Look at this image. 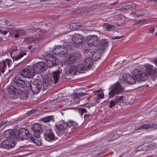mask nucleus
Wrapping results in <instances>:
<instances>
[{"instance_id": "nucleus-46", "label": "nucleus", "mask_w": 157, "mask_h": 157, "mask_svg": "<svg viewBox=\"0 0 157 157\" xmlns=\"http://www.w3.org/2000/svg\"><path fill=\"white\" fill-rule=\"evenodd\" d=\"M79 94V93H76L74 94V96L75 98L76 99L79 98L80 97Z\"/></svg>"}, {"instance_id": "nucleus-24", "label": "nucleus", "mask_w": 157, "mask_h": 157, "mask_svg": "<svg viewBox=\"0 0 157 157\" xmlns=\"http://www.w3.org/2000/svg\"><path fill=\"white\" fill-rule=\"evenodd\" d=\"M13 82L16 85L21 87H23L25 84V82L24 80L22 79L21 78L18 77L14 78Z\"/></svg>"}, {"instance_id": "nucleus-54", "label": "nucleus", "mask_w": 157, "mask_h": 157, "mask_svg": "<svg viewBox=\"0 0 157 157\" xmlns=\"http://www.w3.org/2000/svg\"><path fill=\"white\" fill-rule=\"evenodd\" d=\"M6 60L7 61V64L8 65H9L10 63V61L11 60V59L10 60V59H6Z\"/></svg>"}, {"instance_id": "nucleus-28", "label": "nucleus", "mask_w": 157, "mask_h": 157, "mask_svg": "<svg viewBox=\"0 0 157 157\" xmlns=\"http://www.w3.org/2000/svg\"><path fill=\"white\" fill-rule=\"evenodd\" d=\"M25 33V32L22 29L17 30L15 31L14 36L15 38H17L21 35H24Z\"/></svg>"}, {"instance_id": "nucleus-11", "label": "nucleus", "mask_w": 157, "mask_h": 157, "mask_svg": "<svg viewBox=\"0 0 157 157\" xmlns=\"http://www.w3.org/2000/svg\"><path fill=\"white\" fill-rule=\"evenodd\" d=\"M44 137L46 140L50 142L55 140V136L51 128L47 127L44 130Z\"/></svg>"}, {"instance_id": "nucleus-47", "label": "nucleus", "mask_w": 157, "mask_h": 157, "mask_svg": "<svg viewBox=\"0 0 157 157\" xmlns=\"http://www.w3.org/2000/svg\"><path fill=\"white\" fill-rule=\"evenodd\" d=\"M124 36H115V37H113V39H114V40L120 39L121 38L124 37Z\"/></svg>"}, {"instance_id": "nucleus-21", "label": "nucleus", "mask_w": 157, "mask_h": 157, "mask_svg": "<svg viewBox=\"0 0 157 157\" xmlns=\"http://www.w3.org/2000/svg\"><path fill=\"white\" fill-rule=\"evenodd\" d=\"M29 140L32 141L36 145L38 146H41L43 144L40 136H37L36 135H34V136H33L32 135Z\"/></svg>"}, {"instance_id": "nucleus-42", "label": "nucleus", "mask_w": 157, "mask_h": 157, "mask_svg": "<svg viewBox=\"0 0 157 157\" xmlns=\"http://www.w3.org/2000/svg\"><path fill=\"white\" fill-rule=\"evenodd\" d=\"M136 152H138L140 151H143V145L138 146L135 149Z\"/></svg>"}, {"instance_id": "nucleus-60", "label": "nucleus", "mask_w": 157, "mask_h": 157, "mask_svg": "<svg viewBox=\"0 0 157 157\" xmlns=\"http://www.w3.org/2000/svg\"><path fill=\"white\" fill-rule=\"evenodd\" d=\"M154 2L157 4V0H154Z\"/></svg>"}, {"instance_id": "nucleus-9", "label": "nucleus", "mask_w": 157, "mask_h": 157, "mask_svg": "<svg viewBox=\"0 0 157 157\" xmlns=\"http://www.w3.org/2000/svg\"><path fill=\"white\" fill-rule=\"evenodd\" d=\"M46 64L48 67H51L57 65L58 61L56 56H52L51 54H47L45 57Z\"/></svg>"}, {"instance_id": "nucleus-15", "label": "nucleus", "mask_w": 157, "mask_h": 157, "mask_svg": "<svg viewBox=\"0 0 157 157\" xmlns=\"http://www.w3.org/2000/svg\"><path fill=\"white\" fill-rule=\"evenodd\" d=\"M34 72L32 69L25 68L21 72V75L24 77L31 78L33 77Z\"/></svg>"}, {"instance_id": "nucleus-59", "label": "nucleus", "mask_w": 157, "mask_h": 157, "mask_svg": "<svg viewBox=\"0 0 157 157\" xmlns=\"http://www.w3.org/2000/svg\"><path fill=\"white\" fill-rule=\"evenodd\" d=\"M154 61L155 62V63L157 64V59L155 60Z\"/></svg>"}, {"instance_id": "nucleus-29", "label": "nucleus", "mask_w": 157, "mask_h": 157, "mask_svg": "<svg viewBox=\"0 0 157 157\" xmlns=\"http://www.w3.org/2000/svg\"><path fill=\"white\" fill-rule=\"evenodd\" d=\"M33 73V81L34 82H42L41 81V78H42L41 75L39 74V73H36L34 74Z\"/></svg>"}, {"instance_id": "nucleus-16", "label": "nucleus", "mask_w": 157, "mask_h": 157, "mask_svg": "<svg viewBox=\"0 0 157 157\" xmlns=\"http://www.w3.org/2000/svg\"><path fill=\"white\" fill-rule=\"evenodd\" d=\"M16 50L12 51L10 53V55L11 58L13 59V61H16L21 59L24 56L26 55V53L25 52L22 51H20L19 52V54L17 55H14L17 53ZM18 54V52L17 53Z\"/></svg>"}, {"instance_id": "nucleus-48", "label": "nucleus", "mask_w": 157, "mask_h": 157, "mask_svg": "<svg viewBox=\"0 0 157 157\" xmlns=\"http://www.w3.org/2000/svg\"><path fill=\"white\" fill-rule=\"evenodd\" d=\"M123 96H121L119 97H118V98H117L116 99V100H117V101H121L123 99Z\"/></svg>"}, {"instance_id": "nucleus-38", "label": "nucleus", "mask_w": 157, "mask_h": 157, "mask_svg": "<svg viewBox=\"0 0 157 157\" xmlns=\"http://www.w3.org/2000/svg\"><path fill=\"white\" fill-rule=\"evenodd\" d=\"M117 103V100H111L109 102V107L110 108H112L114 107L116 105Z\"/></svg>"}, {"instance_id": "nucleus-25", "label": "nucleus", "mask_w": 157, "mask_h": 157, "mask_svg": "<svg viewBox=\"0 0 157 157\" xmlns=\"http://www.w3.org/2000/svg\"><path fill=\"white\" fill-rule=\"evenodd\" d=\"M83 64L85 66V68L86 69H87V70L89 69H90L93 65L91 58L89 57H86L85 59Z\"/></svg>"}, {"instance_id": "nucleus-26", "label": "nucleus", "mask_w": 157, "mask_h": 157, "mask_svg": "<svg viewBox=\"0 0 157 157\" xmlns=\"http://www.w3.org/2000/svg\"><path fill=\"white\" fill-rule=\"evenodd\" d=\"M143 151L149 150L155 145V144L151 142L143 144Z\"/></svg>"}, {"instance_id": "nucleus-50", "label": "nucleus", "mask_w": 157, "mask_h": 157, "mask_svg": "<svg viewBox=\"0 0 157 157\" xmlns=\"http://www.w3.org/2000/svg\"><path fill=\"white\" fill-rule=\"evenodd\" d=\"M145 13L144 12L142 13H139L138 14L137 13V17H141L145 15Z\"/></svg>"}, {"instance_id": "nucleus-34", "label": "nucleus", "mask_w": 157, "mask_h": 157, "mask_svg": "<svg viewBox=\"0 0 157 157\" xmlns=\"http://www.w3.org/2000/svg\"><path fill=\"white\" fill-rule=\"evenodd\" d=\"M70 26L71 29H78L79 27L81 26L79 23L78 22L72 23L70 24Z\"/></svg>"}, {"instance_id": "nucleus-14", "label": "nucleus", "mask_w": 157, "mask_h": 157, "mask_svg": "<svg viewBox=\"0 0 157 157\" xmlns=\"http://www.w3.org/2000/svg\"><path fill=\"white\" fill-rule=\"evenodd\" d=\"M72 40L74 45L76 47H78L83 44L82 37L81 35L75 34L73 35Z\"/></svg>"}, {"instance_id": "nucleus-44", "label": "nucleus", "mask_w": 157, "mask_h": 157, "mask_svg": "<svg viewBox=\"0 0 157 157\" xmlns=\"http://www.w3.org/2000/svg\"><path fill=\"white\" fill-rule=\"evenodd\" d=\"M99 99L103 98L104 97V95L103 93H101L98 94V96Z\"/></svg>"}, {"instance_id": "nucleus-2", "label": "nucleus", "mask_w": 157, "mask_h": 157, "mask_svg": "<svg viewBox=\"0 0 157 157\" xmlns=\"http://www.w3.org/2000/svg\"><path fill=\"white\" fill-rule=\"evenodd\" d=\"M66 45L67 46L57 45L52 50V52L55 55H59V56H62L67 54L68 52V48H71V47L67 44H66Z\"/></svg>"}, {"instance_id": "nucleus-27", "label": "nucleus", "mask_w": 157, "mask_h": 157, "mask_svg": "<svg viewBox=\"0 0 157 157\" xmlns=\"http://www.w3.org/2000/svg\"><path fill=\"white\" fill-rule=\"evenodd\" d=\"M54 119L53 116L45 117L41 119V121L44 123H48L51 121H54Z\"/></svg>"}, {"instance_id": "nucleus-53", "label": "nucleus", "mask_w": 157, "mask_h": 157, "mask_svg": "<svg viewBox=\"0 0 157 157\" xmlns=\"http://www.w3.org/2000/svg\"><path fill=\"white\" fill-rule=\"evenodd\" d=\"M78 10L73 11L71 12V13L72 14H77L78 13Z\"/></svg>"}, {"instance_id": "nucleus-33", "label": "nucleus", "mask_w": 157, "mask_h": 157, "mask_svg": "<svg viewBox=\"0 0 157 157\" xmlns=\"http://www.w3.org/2000/svg\"><path fill=\"white\" fill-rule=\"evenodd\" d=\"M77 71L80 73L84 72L85 71L87 70L85 68V66L83 64H80L77 67Z\"/></svg>"}, {"instance_id": "nucleus-43", "label": "nucleus", "mask_w": 157, "mask_h": 157, "mask_svg": "<svg viewBox=\"0 0 157 157\" xmlns=\"http://www.w3.org/2000/svg\"><path fill=\"white\" fill-rule=\"evenodd\" d=\"M7 121H2L1 123H0V128H2L5 124L7 123Z\"/></svg>"}, {"instance_id": "nucleus-41", "label": "nucleus", "mask_w": 157, "mask_h": 157, "mask_svg": "<svg viewBox=\"0 0 157 157\" xmlns=\"http://www.w3.org/2000/svg\"><path fill=\"white\" fill-rule=\"evenodd\" d=\"M87 111V109L85 108H81L79 110V112L81 116H82L83 113H86Z\"/></svg>"}, {"instance_id": "nucleus-40", "label": "nucleus", "mask_w": 157, "mask_h": 157, "mask_svg": "<svg viewBox=\"0 0 157 157\" xmlns=\"http://www.w3.org/2000/svg\"><path fill=\"white\" fill-rule=\"evenodd\" d=\"M120 136V135L119 134H115L113 136L110 138L109 140V141H111L113 140H115L118 138Z\"/></svg>"}, {"instance_id": "nucleus-8", "label": "nucleus", "mask_w": 157, "mask_h": 157, "mask_svg": "<svg viewBox=\"0 0 157 157\" xmlns=\"http://www.w3.org/2000/svg\"><path fill=\"white\" fill-rule=\"evenodd\" d=\"M87 40L88 45L90 47H98L100 45V40L96 35L89 36L87 37Z\"/></svg>"}, {"instance_id": "nucleus-63", "label": "nucleus", "mask_w": 157, "mask_h": 157, "mask_svg": "<svg viewBox=\"0 0 157 157\" xmlns=\"http://www.w3.org/2000/svg\"><path fill=\"white\" fill-rule=\"evenodd\" d=\"M121 157V156H119V157Z\"/></svg>"}, {"instance_id": "nucleus-45", "label": "nucleus", "mask_w": 157, "mask_h": 157, "mask_svg": "<svg viewBox=\"0 0 157 157\" xmlns=\"http://www.w3.org/2000/svg\"><path fill=\"white\" fill-rule=\"evenodd\" d=\"M0 33L1 34H3L4 35H6L8 33V31H3L0 29Z\"/></svg>"}, {"instance_id": "nucleus-5", "label": "nucleus", "mask_w": 157, "mask_h": 157, "mask_svg": "<svg viewBox=\"0 0 157 157\" xmlns=\"http://www.w3.org/2000/svg\"><path fill=\"white\" fill-rule=\"evenodd\" d=\"M16 137L20 140H22L26 139L29 140V139L32 136L28 131L24 128H21L20 129L19 132L16 135Z\"/></svg>"}, {"instance_id": "nucleus-3", "label": "nucleus", "mask_w": 157, "mask_h": 157, "mask_svg": "<svg viewBox=\"0 0 157 157\" xmlns=\"http://www.w3.org/2000/svg\"><path fill=\"white\" fill-rule=\"evenodd\" d=\"M78 124L75 122L71 121H68L67 122H60L56 124V126L57 129L60 131H64L68 127L72 126L77 127Z\"/></svg>"}, {"instance_id": "nucleus-35", "label": "nucleus", "mask_w": 157, "mask_h": 157, "mask_svg": "<svg viewBox=\"0 0 157 157\" xmlns=\"http://www.w3.org/2000/svg\"><path fill=\"white\" fill-rule=\"evenodd\" d=\"M20 98L23 100H25L28 97V94L25 91L21 90V93L20 95Z\"/></svg>"}, {"instance_id": "nucleus-51", "label": "nucleus", "mask_w": 157, "mask_h": 157, "mask_svg": "<svg viewBox=\"0 0 157 157\" xmlns=\"http://www.w3.org/2000/svg\"><path fill=\"white\" fill-rule=\"evenodd\" d=\"M79 93V94H80V97L85 96L87 94V93H83V92H80Z\"/></svg>"}, {"instance_id": "nucleus-17", "label": "nucleus", "mask_w": 157, "mask_h": 157, "mask_svg": "<svg viewBox=\"0 0 157 157\" xmlns=\"http://www.w3.org/2000/svg\"><path fill=\"white\" fill-rule=\"evenodd\" d=\"M149 128L153 129H156L157 128V123L155 122L151 124H145L140 126L135 127V129L136 130L147 129Z\"/></svg>"}, {"instance_id": "nucleus-36", "label": "nucleus", "mask_w": 157, "mask_h": 157, "mask_svg": "<svg viewBox=\"0 0 157 157\" xmlns=\"http://www.w3.org/2000/svg\"><path fill=\"white\" fill-rule=\"evenodd\" d=\"M69 70L72 75L73 74L75 75L77 71V67L74 65H72L70 67Z\"/></svg>"}, {"instance_id": "nucleus-4", "label": "nucleus", "mask_w": 157, "mask_h": 157, "mask_svg": "<svg viewBox=\"0 0 157 157\" xmlns=\"http://www.w3.org/2000/svg\"><path fill=\"white\" fill-rule=\"evenodd\" d=\"M46 33L45 31L43 30H40L36 33L35 37L27 38L26 39V40L29 43H33L37 40L44 39Z\"/></svg>"}, {"instance_id": "nucleus-23", "label": "nucleus", "mask_w": 157, "mask_h": 157, "mask_svg": "<svg viewBox=\"0 0 157 157\" xmlns=\"http://www.w3.org/2000/svg\"><path fill=\"white\" fill-rule=\"evenodd\" d=\"M3 136L4 137L7 139H12V138H14L16 137L15 134L13 131L10 129H8L5 131L3 133Z\"/></svg>"}, {"instance_id": "nucleus-30", "label": "nucleus", "mask_w": 157, "mask_h": 157, "mask_svg": "<svg viewBox=\"0 0 157 157\" xmlns=\"http://www.w3.org/2000/svg\"><path fill=\"white\" fill-rule=\"evenodd\" d=\"M53 77L54 80V83L56 84L59 80V77L60 74L59 71H57L53 72Z\"/></svg>"}, {"instance_id": "nucleus-49", "label": "nucleus", "mask_w": 157, "mask_h": 157, "mask_svg": "<svg viewBox=\"0 0 157 157\" xmlns=\"http://www.w3.org/2000/svg\"><path fill=\"white\" fill-rule=\"evenodd\" d=\"M131 7L129 6V7H128L127 6L125 7H123V10H126V11L129 10L130 9H131Z\"/></svg>"}, {"instance_id": "nucleus-39", "label": "nucleus", "mask_w": 157, "mask_h": 157, "mask_svg": "<svg viewBox=\"0 0 157 157\" xmlns=\"http://www.w3.org/2000/svg\"><path fill=\"white\" fill-rule=\"evenodd\" d=\"M72 75V74L70 73L69 70L67 71L64 74V76L66 78H69L71 77V76Z\"/></svg>"}, {"instance_id": "nucleus-58", "label": "nucleus", "mask_w": 157, "mask_h": 157, "mask_svg": "<svg viewBox=\"0 0 157 157\" xmlns=\"http://www.w3.org/2000/svg\"><path fill=\"white\" fill-rule=\"evenodd\" d=\"M32 47V46H28V49H30Z\"/></svg>"}, {"instance_id": "nucleus-12", "label": "nucleus", "mask_w": 157, "mask_h": 157, "mask_svg": "<svg viewBox=\"0 0 157 157\" xmlns=\"http://www.w3.org/2000/svg\"><path fill=\"white\" fill-rule=\"evenodd\" d=\"M45 66V63L41 61L34 64L32 69L34 73H40L44 70Z\"/></svg>"}, {"instance_id": "nucleus-18", "label": "nucleus", "mask_w": 157, "mask_h": 157, "mask_svg": "<svg viewBox=\"0 0 157 157\" xmlns=\"http://www.w3.org/2000/svg\"><path fill=\"white\" fill-rule=\"evenodd\" d=\"M81 53L77 52H74L72 53L70 55L68 59V62L69 63L73 64L74 63L75 61L80 58L81 57Z\"/></svg>"}, {"instance_id": "nucleus-56", "label": "nucleus", "mask_w": 157, "mask_h": 157, "mask_svg": "<svg viewBox=\"0 0 157 157\" xmlns=\"http://www.w3.org/2000/svg\"><path fill=\"white\" fill-rule=\"evenodd\" d=\"M90 114H84V117L85 118L86 117H89L90 116Z\"/></svg>"}, {"instance_id": "nucleus-13", "label": "nucleus", "mask_w": 157, "mask_h": 157, "mask_svg": "<svg viewBox=\"0 0 157 157\" xmlns=\"http://www.w3.org/2000/svg\"><path fill=\"white\" fill-rule=\"evenodd\" d=\"M15 142L12 139L9 138L2 141L1 144V147L3 148L9 149L15 146Z\"/></svg>"}, {"instance_id": "nucleus-55", "label": "nucleus", "mask_w": 157, "mask_h": 157, "mask_svg": "<svg viewBox=\"0 0 157 157\" xmlns=\"http://www.w3.org/2000/svg\"><path fill=\"white\" fill-rule=\"evenodd\" d=\"M99 99H99L98 98V97H95V101H96L97 102V103H98V102H99L98 101Z\"/></svg>"}, {"instance_id": "nucleus-1", "label": "nucleus", "mask_w": 157, "mask_h": 157, "mask_svg": "<svg viewBox=\"0 0 157 157\" xmlns=\"http://www.w3.org/2000/svg\"><path fill=\"white\" fill-rule=\"evenodd\" d=\"M109 89L110 91L109 93V97L110 98L113 97L116 94L122 93L124 90V88L118 82L111 86Z\"/></svg>"}, {"instance_id": "nucleus-32", "label": "nucleus", "mask_w": 157, "mask_h": 157, "mask_svg": "<svg viewBox=\"0 0 157 157\" xmlns=\"http://www.w3.org/2000/svg\"><path fill=\"white\" fill-rule=\"evenodd\" d=\"M108 42L106 40H103L101 42L100 45H101V48L102 50H104L108 46Z\"/></svg>"}, {"instance_id": "nucleus-62", "label": "nucleus", "mask_w": 157, "mask_h": 157, "mask_svg": "<svg viewBox=\"0 0 157 157\" xmlns=\"http://www.w3.org/2000/svg\"><path fill=\"white\" fill-rule=\"evenodd\" d=\"M1 93L0 92V96H1Z\"/></svg>"}, {"instance_id": "nucleus-20", "label": "nucleus", "mask_w": 157, "mask_h": 157, "mask_svg": "<svg viewBox=\"0 0 157 157\" xmlns=\"http://www.w3.org/2000/svg\"><path fill=\"white\" fill-rule=\"evenodd\" d=\"M146 71L149 75H152L157 73V69L149 64L145 65Z\"/></svg>"}, {"instance_id": "nucleus-22", "label": "nucleus", "mask_w": 157, "mask_h": 157, "mask_svg": "<svg viewBox=\"0 0 157 157\" xmlns=\"http://www.w3.org/2000/svg\"><path fill=\"white\" fill-rule=\"evenodd\" d=\"M123 77L125 81L131 84H134L136 82L134 78L129 74L123 75Z\"/></svg>"}, {"instance_id": "nucleus-6", "label": "nucleus", "mask_w": 157, "mask_h": 157, "mask_svg": "<svg viewBox=\"0 0 157 157\" xmlns=\"http://www.w3.org/2000/svg\"><path fill=\"white\" fill-rule=\"evenodd\" d=\"M132 74L139 82H142L145 80L147 77L146 73L138 69L133 70L132 72Z\"/></svg>"}, {"instance_id": "nucleus-57", "label": "nucleus", "mask_w": 157, "mask_h": 157, "mask_svg": "<svg viewBox=\"0 0 157 157\" xmlns=\"http://www.w3.org/2000/svg\"><path fill=\"white\" fill-rule=\"evenodd\" d=\"M33 110H31L30 111L28 112L27 113L29 114L32 113H34V112L33 113Z\"/></svg>"}, {"instance_id": "nucleus-37", "label": "nucleus", "mask_w": 157, "mask_h": 157, "mask_svg": "<svg viewBox=\"0 0 157 157\" xmlns=\"http://www.w3.org/2000/svg\"><path fill=\"white\" fill-rule=\"evenodd\" d=\"M101 56L100 54L95 52L93 53L92 54L93 58H94V60L95 61H97L98 60L100 59Z\"/></svg>"}, {"instance_id": "nucleus-19", "label": "nucleus", "mask_w": 157, "mask_h": 157, "mask_svg": "<svg viewBox=\"0 0 157 157\" xmlns=\"http://www.w3.org/2000/svg\"><path fill=\"white\" fill-rule=\"evenodd\" d=\"M33 129L34 131V135L37 136H40V133L42 131V128L41 124L37 123L33 126Z\"/></svg>"}, {"instance_id": "nucleus-52", "label": "nucleus", "mask_w": 157, "mask_h": 157, "mask_svg": "<svg viewBox=\"0 0 157 157\" xmlns=\"http://www.w3.org/2000/svg\"><path fill=\"white\" fill-rule=\"evenodd\" d=\"M130 14L131 15H133V16L135 17H137V13L135 12H132L130 13Z\"/></svg>"}, {"instance_id": "nucleus-7", "label": "nucleus", "mask_w": 157, "mask_h": 157, "mask_svg": "<svg viewBox=\"0 0 157 157\" xmlns=\"http://www.w3.org/2000/svg\"><path fill=\"white\" fill-rule=\"evenodd\" d=\"M7 90L10 94L11 97L13 99L18 98L20 96L21 92V90L20 89L15 88L12 85L8 87Z\"/></svg>"}, {"instance_id": "nucleus-31", "label": "nucleus", "mask_w": 157, "mask_h": 157, "mask_svg": "<svg viewBox=\"0 0 157 157\" xmlns=\"http://www.w3.org/2000/svg\"><path fill=\"white\" fill-rule=\"evenodd\" d=\"M103 27L104 29L108 31H110L113 28V26L109 23H104L103 25Z\"/></svg>"}, {"instance_id": "nucleus-10", "label": "nucleus", "mask_w": 157, "mask_h": 157, "mask_svg": "<svg viewBox=\"0 0 157 157\" xmlns=\"http://www.w3.org/2000/svg\"><path fill=\"white\" fill-rule=\"evenodd\" d=\"M29 84L30 88L34 94L38 93L42 87V82H36L31 81Z\"/></svg>"}, {"instance_id": "nucleus-61", "label": "nucleus", "mask_w": 157, "mask_h": 157, "mask_svg": "<svg viewBox=\"0 0 157 157\" xmlns=\"http://www.w3.org/2000/svg\"><path fill=\"white\" fill-rule=\"evenodd\" d=\"M154 30H155V29H152L151 30H150V31H151L153 32L154 31Z\"/></svg>"}]
</instances>
